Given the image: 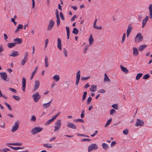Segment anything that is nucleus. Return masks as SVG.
I'll use <instances>...</instances> for the list:
<instances>
[{"label": "nucleus", "mask_w": 152, "mask_h": 152, "mask_svg": "<svg viewBox=\"0 0 152 152\" xmlns=\"http://www.w3.org/2000/svg\"><path fill=\"white\" fill-rule=\"evenodd\" d=\"M42 129L43 128L39 126L35 127L31 130V133L32 135H35L40 132Z\"/></svg>", "instance_id": "f257e3e1"}, {"label": "nucleus", "mask_w": 152, "mask_h": 152, "mask_svg": "<svg viewBox=\"0 0 152 152\" xmlns=\"http://www.w3.org/2000/svg\"><path fill=\"white\" fill-rule=\"evenodd\" d=\"M61 125V122L60 120H58L55 123L54 126V131H56L59 130Z\"/></svg>", "instance_id": "f03ea898"}, {"label": "nucleus", "mask_w": 152, "mask_h": 152, "mask_svg": "<svg viewBox=\"0 0 152 152\" xmlns=\"http://www.w3.org/2000/svg\"><path fill=\"white\" fill-rule=\"evenodd\" d=\"M32 97L34 99V101L37 102L40 99L41 96L38 92H36L34 94L32 95Z\"/></svg>", "instance_id": "7ed1b4c3"}, {"label": "nucleus", "mask_w": 152, "mask_h": 152, "mask_svg": "<svg viewBox=\"0 0 152 152\" xmlns=\"http://www.w3.org/2000/svg\"><path fill=\"white\" fill-rule=\"evenodd\" d=\"M19 121H17L15 122L11 130L12 132H14L18 129L19 128Z\"/></svg>", "instance_id": "20e7f679"}, {"label": "nucleus", "mask_w": 152, "mask_h": 152, "mask_svg": "<svg viewBox=\"0 0 152 152\" xmlns=\"http://www.w3.org/2000/svg\"><path fill=\"white\" fill-rule=\"evenodd\" d=\"M135 41L136 42H140L143 40V37L140 33L137 34L135 37Z\"/></svg>", "instance_id": "39448f33"}, {"label": "nucleus", "mask_w": 152, "mask_h": 152, "mask_svg": "<svg viewBox=\"0 0 152 152\" xmlns=\"http://www.w3.org/2000/svg\"><path fill=\"white\" fill-rule=\"evenodd\" d=\"M98 148L97 145L96 144H93L89 145L88 147V151L96 150Z\"/></svg>", "instance_id": "423d86ee"}, {"label": "nucleus", "mask_w": 152, "mask_h": 152, "mask_svg": "<svg viewBox=\"0 0 152 152\" xmlns=\"http://www.w3.org/2000/svg\"><path fill=\"white\" fill-rule=\"evenodd\" d=\"M28 53L27 52H26L24 57L21 61V64L24 65L25 63L27 61L28 58Z\"/></svg>", "instance_id": "0eeeda50"}, {"label": "nucleus", "mask_w": 152, "mask_h": 152, "mask_svg": "<svg viewBox=\"0 0 152 152\" xmlns=\"http://www.w3.org/2000/svg\"><path fill=\"white\" fill-rule=\"evenodd\" d=\"M55 24V22L51 19L50 20L47 29L48 31L51 30L53 28Z\"/></svg>", "instance_id": "6e6552de"}, {"label": "nucleus", "mask_w": 152, "mask_h": 152, "mask_svg": "<svg viewBox=\"0 0 152 152\" xmlns=\"http://www.w3.org/2000/svg\"><path fill=\"white\" fill-rule=\"evenodd\" d=\"M80 70L78 71L76 73V85H78L80 79Z\"/></svg>", "instance_id": "1a4fd4ad"}, {"label": "nucleus", "mask_w": 152, "mask_h": 152, "mask_svg": "<svg viewBox=\"0 0 152 152\" xmlns=\"http://www.w3.org/2000/svg\"><path fill=\"white\" fill-rule=\"evenodd\" d=\"M39 81L38 80H35V83L34 86V88L33 91H35L36 90H37L39 87Z\"/></svg>", "instance_id": "9d476101"}, {"label": "nucleus", "mask_w": 152, "mask_h": 152, "mask_svg": "<svg viewBox=\"0 0 152 152\" xmlns=\"http://www.w3.org/2000/svg\"><path fill=\"white\" fill-rule=\"evenodd\" d=\"M144 125V122L142 120H140L139 119H137L136 121L135 125L136 126H142Z\"/></svg>", "instance_id": "9b49d317"}, {"label": "nucleus", "mask_w": 152, "mask_h": 152, "mask_svg": "<svg viewBox=\"0 0 152 152\" xmlns=\"http://www.w3.org/2000/svg\"><path fill=\"white\" fill-rule=\"evenodd\" d=\"M22 89L23 92H25L26 85V80L24 77L22 78Z\"/></svg>", "instance_id": "f8f14e48"}, {"label": "nucleus", "mask_w": 152, "mask_h": 152, "mask_svg": "<svg viewBox=\"0 0 152 152\" xmlns=\"http://www.w3.org/2000/svg\"><path fill=\"white\" fill-rule=\"evenodd\" d=\"M0 75L2 79L4 80H6L7 78V74L6 72H0Z\"/></svg>", "instance_id": "ddd939ff"}, {"label": "nucleus", "mask_w": 152, "mask_h": 152, "mask_svg": "<svg viewBox=\"0 0 152 152\" xmlns=\"http://www.w3.org/2000/svg\"><path fill=\"white\" fill-rule=\"evenodd\" d=\"M132 29V26L130 25H129L128 26V28L127 29L126 32L127 36V37H129V34L131 32Z\"/></svg>", "instance_id": "4468645a"}, {"label": "nucleus", "mask_w": 152, "mask_h": 152, "mask_svg": "<svg viewBox=\"0 0 152 152\" xmlns=\"http://www.w3.org/2000/svg\"><path fill=\"white\" fill-rule=\"evenodd\" d=\"M149 19V16H146L145 18L142 20V28H143L146 25L147 21Z\"/></svg>", "instance_id": "2eb2a0df"}, {"label": "nucleus", "mask_w": 152, "mask_h": 152, "mask_svg": "<svg viewBox=\"0 0 152 152\" xmlns=\"http://www.w3.org/2000/svg\"><path fill=\"white\" fill-rule=\"evenodd\" d=\"M57 47L60 50L62 49V44L61 42V40L60 38H58L57 39Z\"/></svg>", "instance_id": "dca6fc26"}, {"label": "nucleus", "mask_w": 152, "mask_h": 152, "mask_svg": "<svg viewBox=\"0 0 152 152\" xmlns=\"http://www.w3.org/2000/svg\"><path fill=\"white\" fill-rule=\"evenodd\" d=\"M67 126L68 127L73 129H75L76 128V126L71 122L68 123Z\"/></svg>", "instance_id": "f3484780"}, {"label": "nucleus", "mask_w": 152, "mask_h": 152, "mask_svg": "<svg viewBox=\"0 0 152 152\" xmlns=\"http://www.w3.org/2000/svg\"><path fill=\"white\" fill-rule=\"evenodd\" d=\"M19 55L18 52V51H13L10 54L9 56L12 57H16Z\"/></svg>", "instance_id": "a211bd4d"}, {"label": "nucleus", "mask_w": 152, "mask_h": 152, "mask_svg": "<svg viewBox=\"0 0 152 152\" xmlns=\"http://www.w3.org/2000/svg\"><path fill=\"white\" fill-rule=\"evenodd\" d=\"M14 41L15 42V43H16V44H20L22 43V39L21 38H16L14 39Z\"/></svg>", "instance_id": "6ab92c4d"}, {"label": "nucleus", "mask_w": 152, "mask_h": 152, "mask_svg": "<svg viewBox=\"0 0 152 152\" xmlns=\"http://www.w3.org/2000/svg\"><path fill=\"white\" fill-rule=\"evenodd\" d=\"M133 53L134 56H137L138 54V51L137 49L135 47H133Z\"/></svg>", "instance_id": "aec40b11"}, {"label": "nucleus", "mask_w": 152, "mask_h": 152, "mask_svg": "<svg viewBox=\"0 0 152 152\" xmlns=\"http://www.w3.org/2000/svg\"><path fill=\"white\" fill-rule=\"evenodd\" d=\"M120 67L122 71L126 74H128L129 72V70L126 68L124 67L122 65L120 66Z\"/></svg>", "instance_id": "412c9836"}, {"label": "nucleus", "mask_w": 152, "mask_h": 152, "mask_svg": "<svg viewBox=\"0 0 152 152\" xmlns=\"http://www.w3.org/2000/svg\"><path fill=\"white\" fill-rule=\"evenodd\" d=\"M97 89V87L94 85H92L90 88V91L91 92H95Z\"/></svg>", "instance_id": "4be33fe9"}, {"label": "nucleus", "mask_w": 152, "mask_h": 152, "mask_svg": "<svg viewBox=\"0 0 152 152\" xmlns=\"http://www.w3.org/2000/svg\"><path fill=\"white\" fill-rule=\"evenodd\" d=\"M48 59L47 56L45 58V67L47 68L49 66V62L48 61Z\"/></svg>", "instance_id": "5701e85b"}, {"label": "nucleus", "mask_w": 152, "mask_h": 152, "mask_svg": "<svg viewBox=\"0 0 152 152\" xmlns=\"http://www.w3.org/2000/svg\"><path fill=\"white\" fill-rule=\"evenodd\" d=\"M16 43H9L7 44L8 48H11L14 47L16 45Z\"/></svg>", "instance_id": "b1692460"}, {"label": "nucleus", "mask_w": 152, "mask_h": 152, "mask_svg": "<svg viewBox=\"0 0 152 152\" xmlns=\"http://www.w3.org/2000/svg\"><path fill=\"white\" fill-rule=\"evenodd\" d=\"M7 145L8 146L10 147V148L14 150H18L19 149H23V147H14L13 146H9L8 145Z\"/></svg>", "instance_id": "393cba45"}, {"label": "nucleus", "mask_w": 152, "mask_h": 152, "mask_svg": "<svg viewBox=\"0 0 152 152\" xmlns=\"http://www.w3.org/2000/svg\"><path fill=\"white\" fill-rule=\"evenodd\" d=\"M53 79L56 82H58L59 80L60 77L59 75H56L53 77Z\"/></svg>", "instance_id": "a878e982"}, {"label": "nucleus", "mask_w": 152, "mask_h": 152, "mask_svg": "<svg viewBox=\"0 0 152 152\" xmlns=\"http://www.w3.org/2000/svg\"><path fill=\"white\" fill-rule=\"evenodd\" d=\"M55 119L54 117L53 116L52 118L48 120L45 124V125H48L50 124L51 123L53 122Z\"/></svg>", "instance_id": "bb28decb"}, {"label": "nucleus", "mask_w": 152, "mask_h": 152, "mask_svg": "<svg viewBox=\"0 0 152 152\" xmlns=\"http://www.w3.org/2000/svg\"><path fill=\"white\" fill-rule=\"evenodd\" d=\"M147 47V45H142L139 47L138 49L140 51H141L143 50L144 49L146 48Z\"/></svg>", "instance_id": "cd10ccee"}, {"label": "nucleus", "mask_w": 152, "mask_h": 152, "mask_svg": "<svg viewBox=\"0 0 152 152\" xmlns=\"http://www.w3.org/2000/svg\"><path fill=\"white\" fill-rule=\"evenodd\" d=\"M94 39L92 34H91L89 39V42L90 45H92Z\"/></svg>", "instance_id": "c85d7f7f"}, {"label": "nucleus", "mask_w": 152, "mask_h": 152, "mask_svg": "<svg viewBox=\"0 0 152 152\" xmlns=\"http://www.w3.org/2000/svg\"><path fill=\"white\" fill-rule=\"evenodd\" d=\"M66 30L67 39H69L70 36L69 28L68 26L66 27Z\"/></svg>", "instance_id": "c756f323"}, {"label": "nucleus", "mask_w": 152, "mask_h": 152, "mask_svg": "<svg viewBox=\"0 0 152 152\" xmlns=\"http://www.w3.org/2000/svg\"><path fill=\"white\" fill-rule=\"evenodd\" d=\"M23 25L19 24L16 30L15 31V32L16 33H18V30L19 29H22L23 28Z\"/></svg>", "instance_id": "7c9ffc66"}, {"label": "nucleus", "mask_w": 152, "mask_h": 152, "mask_svg": "<svg viewBox=\"0 0 152 152\" xmlns=\"http://www.w3.org/2000/svg\"><path fill=\"white\" fill-rule=\"evenodd\" d=\"M43 145L45 147L47 148H51L53 147L52 145L50 144H44Z\"/></svg>", "instance_id": "2f4dec72"}, {"label": "nucleus", "mask_w": 152, "mask_h": 152, "mask_svg": "<svg viewBox=\"0 0 152 152\" xmlns=\"http://www.w3.org/2000/svg\"><path fill=\"white\" fill-rule=\"evenodd\" d=\"M19 145L20 146L22 145V143H9L7 144V145Z\"/></svg>", "instance_id": "473e14b6"}, {"label": "nucleus", "mask_w": 152, "mask_h": 152, "mask_svg": "<svg viewBox=\"0 0 152 152\" xmlns=\"http://www.w3.org/2000/svg\"><path fill=\"white\" fill-rule=\"evenodd\" d=\"M78 30L77 28H73L72 32L75 35H77L78 34Z\"/></svg>", "instance_id": "72a5a7b5"}, {"label": "nucleus", "mask_w": 152, "mask_h": 152, "mask_svg": "<svg viewBox=\"0 0 152 152\" xmlns=\"http://www.w3.org/2000/svg\"><path fill=\"white\" fill-rule=\"evenodd\" d=\"M143 74L142 73H139L138 74L136 77V79L137 80H139L140 78L142 76Z\"/></svg>", "instance_id": "f704fd0d"}, {"label": "nucleus", "mask_w": 152, "mask_h": 152, "mask_svg": "<svg viewBox=\"0 0 152 152\" xmlns=\"http://www.w3.org/2000/svg\"><path fill=\"white\" fill-rule=\"evenodd\" d=\"M87 94V92L86 91L83 92V94L82 96V101H84L86 98V96Z\"/></svg>", "instance_id": "c9c22d12"}, {"label": "nucleus", "mask_w": 152, "mask_h": 152, "mask_svg": "<svg viewBox=\"0 0 152 152\" xmlns=\"http://www.w3.org/2000/svg\"><path fill=\"white\" fill-rule=\"evenodd\" d=\"M102 147L104 150H106L108 147V145L107 144L103 143L102 144Z\"/></svg>", "instance_id": "e433bc0d"}, {"label": "nucleus", "mask_w": 152, "mask_h": 152, "mask_svg": "<svg viewBox=\"0 0 152 152\" xmlns=\"http://www.w3.org/2000/svg\"><path fill=\"white\" fill-rule=\"evenodd\" d=\"M112 118H110V119L108 120H107L106 123V124L105 125V127H106L107 126H108V125H109L111 123V121H112Z\"/></svg>", "instance_id": "4c0bfd02"}, {"label": "nucleus", "mask_w": 152, "mask_h": 152, "mask_svg": "<svg viewBox=\"0 0 152 152\" xmlns=\"http://www.w3.org/2000/svg\"><path fill=\"white\" fill-rule=\"evenodd\" d=\"M50 106V105L49 104V103H45L43 105V107L44 108H47L49 107Z\"/></svg>", "instance_id": "58836bf2"}, {"label": "nucleus", "mask_w": 152, "mask_h": 152, "mask_svg": "<svg viewBox=\"0 0 152 152\" xmlns=\"http://www.w3.org/2000/svg\"><path fill=\"white\" fill-rule=\"evenodd\" d=\"M4 104L7 106V107L8 108V109L10 110H12V108L10 104H8L6 102H5Z\"/></svg>", "instance_id": "ea45409f"}, {"label": "nucleus", "mask_w": 152, "mask_h": 152, "mask_svg": "<svg viewBox=\"0 0 152 152\" xmlns=\"http://www.w3.org/2000/svg\"><path fill=\"white\" fill-rule=\"evenodd\" d=\"M74 121L75 122H80L83 123L84 122V121L82 119H77L74 120Z\"/></svg>", "instance_id": "a19ab883"}, {"label": "nucleus", "mask_w": 152, "mask_h": 152, "mask_svg": "<svg viewBox=\"0 0 152 152\" xmlns=\"http://www.w3.org/2000/svg\"><path fill=\"white\" fill-rule=\"evenodd\" d=\"M57 18V26L58 27L60 24V19L59 17L56 18Z\"/></svg>", "instance_id": "79ce46f5"}, {"label": "nucleus", "mask_w": 152, "mask_h": 152, "mask_svg": "<svg viewBox=\"0 0 152 152\" xmlns=\"http://www.w3.org/2000/svg\"><path fill=\"white\" fill-rule=\"evenodd\" d=\"M112 107L115 110H118V105L116 104H113L112 105Z\"/></svg>", "instance_id": "37998d69"}, {"label": "nucleus", "mask_w": 152, "mask_h": 152, "mask_svg": "<svg viewBox=\"0 0 152 152\" xmlns=\"http://www.w3.org/2000/svg\"><path fill=\"white\" fill-rule=\"evenodd\" d=\"M90 77L89 76H88L86 77H81V80H86L89 79Z\"/></svg>", "instance_id": "c03bdc74"}, {"label": "nucleus", "mask_w": 152, "mask_h": 152, "mask_svg": "<svg viewBox=\"0 0 152 152\" xmlns=\"http://www.w3.org/2000/svg\"><path fill=\"white\" fill-rule=\"evenodd\" d=\"M12 97L14 99L17 101H19L20 99V98L18 96L13 95Z\"/></svg>", "instance_id": "a18cd8bd"}, {"label": "nucleus", "mask_w": 152, "mask_h": 152, "mask_svg": "<svg viewBox=\"0 0 152 152\" xmlns=\"http://www.w3.org/2000/svg\"><path fill=\"white\" fill-rule=\"evenodd\" d=\"M9 89L11 91L14 93H16L17 92V90L15 89L11 88H9Z\"/></svg>", "instance_id": "49530a36"}, {"label": "nucleus", "mask_w": 152, "mask_h": 152, "mask_svg": "<svg viewBox=\"0 0 152 152\" xmlns=\"http://www.w3.org/2000/svg\"><path fill=\"white\" fill-rule=\"evenodd\" d=\"M150 75L149 74H146L143 77V79L145 80L147 79L150 77Z\"/></svg>", "instance_id": "de8ad7c7"}, {"label": "nucleus", "mask_w": 152, "mask_h": 152, "mask_svg": "<svg viewBox=\"0 0 152 152\" xmlns=\"http://www.w3.org/2000/svg\"><path fill=\"white\" fill-rule=\"evenodd\" d=\"M116 113V111L113 109H112L110 111V115H113Z\"/></svg>", "instance_id": "09e8293b"}, {"label": "nucleus", "mask_w": 152, "mask_h": 152, "mask_svg": "<svg viewBox=\"0 0 152 152\" xmlns=\"http://www.w3.org/2000/svg\"><path fill=\"white\" fill-rule=\"evenodd\" d=\"M30 120L31 121L35 122L36 120V118L35 116L34 115H32L31 118Z\"/></svg>", "instance_id": "8fccbe9b"}, {"label": "nucleus", "mask_w": 152, "mask_h": 152, "mask_svg": "<svg viewBox=\"0 0 152 152\" xmlns=\"http://www.w3.org/2000/svg\"><path fill=\"white\" fill-rule=\"evenodd\" d=\"M92 98L91 97H90V96H89V97H88V99H87V104H89L91 102V101L92 100Z\"/></svg>", "instance_id": "3c124183"}, {"label": "nucleus", "mask_w": 152, "mask_h": 152, "mask_svg": "<svg viewBox=\"0 0 152 152\" xmlns=\"http://www.w3.org/2000/svg\"><path fill=\"white\" fill-rule=\"evenodd\" d=\"M85 111L83 109L82 111V113L80 115V117L82 118H84L85 115Z\"/></svg>", "instance_id": "603ef678"}, {"label": "nucleus", "mask_w": 152, "mask_h": 152, "mask_svg": "<svg viewBox=\"0 0 152 152\" xmlns=\"http://www.w3.org/2000/svg\"><path fill=\"white\" fill-rule=\"evenodd\" d=\"M88 47L89 46L88 45H86L85 46L83 50V52L84 53H85L86 52L87 50L88 49Z\"/></svg>", "instance_id": "864d4df0"}, {"label": "nucleus", "mask_w": 152, "mask_h": 152, "mask_svg": "<svg viewBox=\"0 0 152 152\" xmlns=\"http://www.w3.org/2000/svg\"><path fill=\"white\" fill-rule=\"evenodd\" d=\"M104 81H107L108 82H110V80L108 77V76L105 77H104Z\"/></svg>", "instance_id": "5fc2aeb1"}, {"label": "nucleus", "mask_w": 152, "mask_h": 152, "mask_svg": "<svg viewBox=\"0 0 152 152\" xmlns=\"http://www.w3.org/2000/svg\"><path fill=\"white\" fill-rule=\"evenodd\" d=\"M125 37H126V34H125V33H124L123 34L122 39V41H121L122 43H124V42L125 40Z\"/></svg>", "instance_id": "6e6d98bb"}, {"label": "nucleus", "mask_w": 152, "mask_h": 152, "mask_svg": "<svg viewBox=\"0 0 152 152\" xmlns=\"http://www.w3.org/2000/svg\"><path fill=\"white\" fill-rule=\"evenodd\" d=\"M77 135L79 136L85 137H89V136H88V135H85V134H77Z\"/></svg>", "instance_id": "4d7b16f0"}, {"label": "nucleus", "mask_w": 152, "mask_h": 152, "mask_svg": "<svg viewBox=\"0 0 152 152\" xmlns=\"http://www.w3.org/2000/svg\"><path fill=\"white\" fill-rule=\"evenodd\" d=\"M123 132L124 134L125 135H127L129 132L128 130L127 129H125L123 131Z\"/></svg>", "instance_id": "13d9d810"}, {"label": "nucleus", "mask_w": 152, "mask_h": 152, "mask_svg": "<svg viewBox=\"0 0 152 152\" xmlns=\"http://www.w3.org/2000/svg\"><path fill=\"white\" fill-rule=\"evenodd\" d=\"M64 53L65 57H66L67 56V51L65 48H64Z\"/></svg>", "instance_id": "bf43d9fd"}, {"label": "nucleus", "mask_w": 152, "mask_h": 152, "mask_svg": "<svg viewBox=\"0 0 152 152\" xmlns=\"http://www.w3.org/2000/svg\"><path fill=\"white\" fill-rule=\"evenodd\" d=\"M60 15L61 18L63 20H64V18L61 12H60Z\"/></svg>", "instance_id": "052dcab7"}, {"label": "nucleus", "mask_w": 152, "mask_h": 152, "mask_svg": "<svg viewBox=\"0 0 152 152\" xmlns=\"http://www.w3.org/2000/svg\"><path fill=\"white\" fill-rule=\"evenodd\" d=\"M91 140L90 139H89L84 138V139H83L81 140V141L82 142H84V141H91Z\"/></svg>", "instance_id": "680f3d73"}, {"label": "nucleus", "mask_w": 152, "mask_h": 152, "mask_svg": "<svg viewBox=\"0 0 152 152\" xmlns=\"http://www.w3.org/2000/svg\"><path fill=\"white\" fill-rule=\"evenodd\" d=\"M36 73V72H35V71H34V72L32 73L31 76V78H30L31 80L33 79L35 74Z\"/></svg>", "instance_id": "e2e57ef3"}, {"label": "nucleus", "mask_w": 152, "mask_h": 152, "mask_svg": "<svg viewBox=\"0 0 152 152\" xmlns=\"http://www.w3.org/2000/svg\"><path fill=\"white\" fill-rule=\"evenodd\" d=\"M148 9L150 11V12H152V4L150 5Z\"/></svg>", "instance_id": "0e129e2a"}, {"label": "nucleus", "mask_w": 152, "mask_h": 152, "mask_svg": "<svg viewBox=\"0 0 152 152\" xmlns=\"http://www.w3.org/2000/svg\"><path fill=\"white\" fill-rule=\"evenodd\" d=\"M98 92L102 93H104L105 92V91L104 89H102L100 90Z\"/></svg>", "instance_id": "69168bd1"}, {"label": "nucleus", "mask_w": 152, "mask_h": 152, "mask_svg": "<svg viewBox=\"0 0 152 152\" xmlns=\"http://www.w3.org/2000/svg\"><path fill=\"white\" fill-rule=\"evenodd\" d=\"M56 18L59 17V14H58V10L57 9L56 10Z\"/></svg>", "instance_id": "338daca9"}, {"label": "nucleus", "mask_w": 152, "mask_h": 152, "mask_svg": "<svg viewBox=\"0 0 152 152\" xmlns=\"http://www.w3.org/2000/svg\"><path fill=\"white\" fill-rule=\"evenodd\" d=\"M90 85H89L88 83L86 84L85 86H84V88H87L89 87H90Z\"/></svg>", "instance_id": "774afa93"}]
</instances>
